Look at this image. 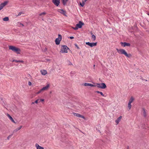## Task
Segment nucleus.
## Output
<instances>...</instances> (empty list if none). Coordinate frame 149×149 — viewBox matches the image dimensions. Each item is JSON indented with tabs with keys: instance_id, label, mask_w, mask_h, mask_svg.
Segmentation results:
<instances>
[{
	"instance_id": "nucleus-1",
	"label": "nucleus",
	"mask_w": 149,
	"mask_h": 149,
	"mask_svg": "<svg viewBox=\"0 0 149 149\" xmlns=\"http://www.w3.org/2000/svg\"><path fill=\"white\" fill-rule=\"evenodd\" d=\"M116 50L118 53L120 54H124L127 57L130 58L132 56V55L131 54H128L126 51L123 49H118L117 48L116 49Z\"/></svg>"
},
{
	"instance_id": "nucleus-2",
	"label": "nucleus",
	"mask_w": 149,
	"mask_h": 149,
	"mask_svg": "<svg viewBox=\"0 0 149 149\" xmlns=\"http://www.w3.org/2000/svg\"><path fill=\"white\" fill-rule=\"evenodd\" d=\"M9 49L11 50L14 52H15L17 54L20 53L21 50L19 48H17L14 46H9Z\"/></svg>"
},
{
	"instance_id": "nucleus-3",
	"label": "nucleus",
	"mask_w": 149,
	"mask_h": 149,
	"mask_svg": "<svg viewBox=\"0 0 149 149\" xmlns=\"http://www.w3.org/2000/svg\"><path fill=\"white\" fill-rule=\"evenodd\" d=\"M94 85V87L96 86L98 88H100L102 89H104L107 87L106 85L104 83L100 84L96 83L95 85Z\"/></svg>"
},
{
	"instance_id": "nucleus-4",
	"label": "nucleus",
	"mask_w": 149,
	"mask_h": 149,
	"mask_svg": "<svg viewBox=\"0 0 149 149\" xmlns=\"http://www.w3.org/2000/svg\"><path fill=\"white\" fill-rule=\"evenodd\" d=\"M84 25V24L81 22L79 21V23L76 24L75 27H72V28L75 30H77L78 28H81L83 25Z\"/></svg>"
},
{
	"instance_id": "nucleus-5",
	"label": "nucleus",
	"mask_w": 149,
	"mask_h": 149,
	"mask_svg": "<svg viewBox=\"0 0 149 149\" xmlns=\"http://www.w3.org/2000/svg\"><path fill=\"white\" fill-rule=\"evenodd\" d=\"M68 47L66 45H62L61 51L60 52L62 53H67L68 52Z\"/></svg>"
},
{
	"instance_id": "nucleus-6",
	"label": "nucleus",
	"mask_w": 149,
	"mask_h": 149,
	"mask_svg": "<svg viewBox=\"0 0 149 149\" xmlns=\"http://www.w3.org/2000/svg\"><path fill=\"white\" fill-rule=\"evenodd\" d=\"M62 39V36L60 34L58 35V37L56 38L55 40V42L56 44L57 45H59L60 43V41Z\"/></svg>"
},
{
	"instance_id": "nucleus-7",
	"label": "nucleus",
	"mask_w": 149,
	"mask_h": 149,
	"mask_svg": "<svg viewBox=\"0 0 149 149\" xmlns=\"http://www.w3.org/2000/svg\"><path fill=\"white\" fill-rule=\"evenodd\" d=\"M8 1H5L0 5V10H2L8 3Z\"/></svg>"
},
{
	"instance_id": "nucleus-8",
	"label": "nucleus",
	"mask_w": 149,
	"mask_h": 149,
	"mask_svg": "<svg viewBox=\"0 0 149 149\" xmlns=\"http://www.w3.org/2000/svg\"><path fill=\"white\" fill-rule=\"evenodd\" d=\"M97 42L95 43H90V42H86V44L90 47H92L93 46H96L97 45Z\"/></svg>"
},
{
	"instance_id": "nucleus-9",
	"label": "nucleus",
	"mask_w": 149,
	"mask_h": 149,
	"mask_svg": "<svg viewBox=\"0 0 149 149\" xmlns=\"http://www.w3.org/2000/svg\"><path fill=\"white\" fill-rule=\"evenodd\" d=\"M50 87V84H47V86H46L43 87L42 88L41 90L42 92H43L47 90Z\"/></svg>"
},
{
	"instance_id": "nucleus-10",
	"label": "nucleus",
	"mask_w": 149,
	"mask_h": 149,
	"mask_svg": "<svg viewBox=\"0 0 149 149\" xmlns=\"http://www.w3.org/2000/svg\"><path fill=\"white\" fill-rule=\"evenodd\" d=\"M73 115L76 116L81 118L83 119H85V117L83 116H82L79 113H73Z\"/></svg>"
},
{
	"instance_id": "nucleus-11",
	"label": "nucleus",
	"mask_w": 149,
	"mask_h": 149,
	"mask_svg": "<svg viewBox=\"0 0 149 149\" xmlns=\"http://www.w3.org/2000/svg\"><path fill=\"white\" fill-rule=\"evenodd\" d=\"M53 3L56 6H58L60 3V0H53Z\"/></svg>"
},
{
	"instance_id": "nucleus-12",
	"label": "nucleus",
	"mask_w": 149,
	"mask_h": 149,
	"mask_svg": "<svg viewBox=\"0 0 149 149\" xmlns=\"http://www.w3.org/2000/svg\"><path fill=\"white\" fill-rule=\"evenodd\" d=\"M120 44L124 47H125L126 46H130V45L129 43H127L126 42H120Z\"/></svg>"
},
{
	"instance_id": "nucleus-13",
	"label": "nucleus",
	"mask_w": 149,
	"mask_h": 149,
	"mask_svg": "<svg viewBox=\"0 0 149 149\" xmlns=\"http://www.w3.org/2000/svg\"><path fill=\"white\" fill-rule=\"evenodd\" d=\"M57 11L65 15L66 13L65 11L63 9H58L57 10Z\"/></svg>"
},
{
	"instance_id": "nucleus-14",
	"label": "nucleus",
	"mask_w": 149,
	"mask_h": 149,
	"mask_svg": "<svg viewBox=\"0 0 149 149\" xmlns=\"http://www.w3.org/2000/svg\"><path fill=\"white\" fill-rule=\"evenodd\" d=\"M35 146L37 149H44L43 147L40 146L37 143L36 144Z\"/></svg>"
},
{
	"instance_id": "nucleus-15",
	"label": "nucleus",
	"mask_w": 149,
	"mask_h": 149,
	"mask_svg": "<svg viewBox=\"0 0 149 149\" xmlns=\"http://www.w3.org/2000/svg\"><path fill=\"white\" fill-rule=\"evenodd\" d=\"M122 118V116H120L116 120L115 122L116 123V125H117L118 124L119 122L120 121Z\"/></svg>"
},
{
	"instance_id": "nucleus-16",
	"label": "nucleus",
	"mask_w": 149,
	"mask_h": 149,
	"mask_svg": "<svg viewBox=\"0 0 149 149\" xmlns=\"http://www.w3.org/2000/svg\"><path fill=\"white\" fill-rule=\"evenodd\" d=\"M41 74L43 75H45L47 73V72L46 70H42L40 71Z\"/></svg>"
},
{
	"instance_id": "nucleus-17",
	"label": "nucleus",
	"mask_w": 149,
	"mask_h": 149,
	"mask_svg": "<svg viewBox=\"0 0 149 149\" xmlns=\"http://www.w3.org/2000/svg\"><path fill=\"white\" fill-rule=\"evenodd\" d=\"M7 116L12 122H13L14 123H16V122L14 121L12 117L9 114H8L7 115Z\"/></svg>"
},
{
	"instance_id": "nucleus-18",
	"label": "nucleus",
	"mask_w": 149,
	"mask_h": 149,
	"mask_svg": "<svg viewBox=\"0 0 149 149\" xmlns=\"http://www.w3.org/2000/svg\"><path fill=\"white\" fill-rule=\"evenodd\" d=\"M84 85L85 86H90L91 87H94V85L91 84L85 83L84 84Z\"/></svg>"
},
{
	"instance_id": "nucleus-19",
	"label": "nucleus",
	"mask_w": 149,
	"mask_h": 149,
	"mask_svg": "<svg viewBox=\"0 0 149 149\" xmlns=\"http://www.w3.org/2000/svg\"><path fill=\"white\" fill-rule=\"evenodd\" d=\"M134 100V98L132 96L131 97L129 100V103H131L133 102Z\"/></svg>"
},
{
	"instance_id": "nucleus-20",
	"label": "nucleus",
	"mask_w": 149,
	"mask_h": 149,
	"mask_svg": "<svg viewBox=\"0 0 149 149\" xmlns=\"http://www.w3.org/2000/svg\"><path fill=\"white\" fill-rule=\"evenodd\" d=\"M91 34L92 35L91 36V38L93 41H95L96 38V37L93 34V33L92 32L91 33Z\"/></svg>"
},
{
	"instance_id": "nucleus-21",
	"label": "nucleus",
	"mask_w": 149,
	"mask_h": 149,
	"mask_svg": "<svg viewBox=\"0 0 149 149\" xmlns=\"http://www.w3.org/2000/svg\"><path fill=\"white\" fill-rule=\"evenodd\" d=\"M22 126H20L19 127L14 130L13 131V132H17L18 131L20 130L22 128Z\"/></svg>"
},
{
	"instance_id": "nucleus-22",
	"label": "nucleus",
	"mask_w": 149,
	"mask_h": 149,
	"mask_svg": "<svg viewBox=\"0 0 149 149\" xmlns=\"http://www.w3.org/2000/svg\"><path fill=\"white\" fill-rule=\"evenodd\" d=\"M12 62H15L16 63H18V62H20V63H23L24 62V61L22 60H21V61H20V60H19V61H17L16 60H13L12 61Z\"/></svg>"
},
{
	"instance_id": "nucleus-23",
	"label": "nucleus",
	"mask_w": 149,
	"mask_h": 149,
	"mask_svg": "<svg viewBox=\"0 0 149 149\" xmlns=\"http://www.w3.org/2000/svg\"><path fill=\"white\" fill-rule=\"evenodd\" d=\"M96 92L97 93H100L103 96L106 97V96H105L103 94V93L101 92H100L99 91H96Z\"/></svg>"
},
{
	"instance_id": "nucleus-24",
	"label": "nucleus",
	"mask_w": 149,
	"mask_h": 149,
	"mask_svg": "<svg viewBox=\"0 0 149 149\" xmlns=\"http://www.w3.org/2000/svg\"><path fill=\"white\" fill-rule=\"evenodd\" d=\"M17 25L19 27H21L22 26H24V25L23 24L19 22L17 23Z\"/></svg>"
},
{
	"instance_id": "nucleus-25",
	"label": "nucleus",
	"mask_w": 149,
	"mask_h": 149,
	"mask_svg": "<svg viewBox=\"0 0 149 149\" xmlns=\"http://www.w3.org/2000/svg\"><path fill=\"white\" fill-rule=\"evenodd\" d=\"M131 107H132V105H131V103H128V108H129L128 110H130Z\"/></svg>"
},
{
	"instance_id": "nucleus-26",
	"label": "nucleus",
	"mask_w": 149,
	"mask_h": 149,
	"mask_svg": "<svg viewBox=\"0 0 149 149\" xmlns=\"http://www.w3.org/2000/svg\"><path fill=\"white\" fill-rule=\"evenodd\" d=\"M143 115L144 117H146V111L145 109L144 108L143 109Z\"/></svg>"
},
{
	"instance_id": "nucleus-27",
	"label": "nucleus",
	"mask_w": 149,
	"mask_h": 149,
	"mask_svg": "<svg viewBox=\"0 0 149 149\" xmlns=\"http://www.w3.org/2000/svg\"><path fill=\"white\" fill-rule=\"evenodd\" d=\"M68 0H63L62 2L64 5H65L67 3Z\"/></svg>"
},
{
	"instance_id": "nucleus-28",
	"label": "nucleus",
	"mask_w": 149,
	"mask_h": 149,
	"mask_svg": "<svg viewBox=\"0 0 149 149\" xmlns=\"http://www.w3.org/2000/svg\"><path fill=\"white\" fill-rule=\"evenodd\" d=\"M46 13L45 12H43L39 14L40 16H42V15H45L46 14Z\"/></svg>"
},
{
	"instance_id": "nucleus-29",
	"label": "nucleus",
	"mask_w": 149,
	"mask_h": 149,
	"mask_svg": "<svg viewBox=\"0 0 149 149\" xmlns=\"http://www.w3.org/2000/svg\"><path fill=\"white\" fill-rule=\"evenodd\" d=\"M85 3V2L83 1L82 3H81V2H80V4L81 6L83 7Z\"/></svg>"
},
{
	"instance_id": "nucleus-30",
	"label": "nucleus",
	"mask_w": 149,
	"mask_h": 149,
	"mask_svg": "<svg viewBox=\"0 0 149 149\" xmlns=\"http://www.w3.org/2000/svg\"><path fill=\"white\" fill-rule=\"evenodd\" d=\"M9 19L8 18V17H5L3 18V20L4 21H8Z\"/></svg>"
},
{
	"instance_id": "nucleus-31",
	"label": "nucleus",
	"mask_w": 149,
	"mask_h": 149,
	"mask_svg": "<svg viewBox=\"0 0 149 149\" xmlns=\"http://www.w3.org/2000/svg\"><path fill=\"white\" fill-rule=\"evenodd\" d=\"M24 14V13L23 12H20L18 13V15H16V16L17 17H18V16H19L21 15L22 14Z\"/></svg>"
},
{
	"instance_id": "nucleus-32",
	"label": "nucleus",
	"mask_w": 149,
	"mask_h": 149,
	"mask_svg": "<svg viewBox=\"0 0 149 149\" xmlns=\"http://www.w3.org/2000/svg\"><path fill=\"white\" fill-rule=\"evenodd\" d=\"M12 134H11V135H9V136H8V137H7V139L8 140H9V139L12 136Z\"/></svg>"
},
{
	"instance_id": "nucleus-33",
	"label": "nucleus",
	"mask_w": 149,
	"mask_h": 149,
	"mask_svg": "<svg viewBox=\"0 0 149 149\" xmlns=\"http://www.w3.org/2000/svg\"><path fill=\"white\" fill-rule=\"evenodd\" d=\"M39 100V99H38L36 100L34 102L35 103L37 104L38 103V101Z\"/></svg>"
},
{
	"instance_id": "nucleus-34",
	"label": "nucleus",
	"mask_w": 149,
	"mask_h": 149,
	"mask_svg": "<svg viewBox=\"0 0 149 149\" xmlns=\"http://www.w3.org/2000/svg\"><path fill=\"white\" fill-rule=\"evenodd\" d=\"M42 92V91H41V89L37 93V94H39L40 93Z\"/></svg>"
},
{
	"instance_id": "nucleus-35",
	"label": "nucleus",
	"mask_w": 149,
	"mask_h": 149,
	"mask_svg": "<svg viewBox=\"0 0 149 149\" xmlns=\"http://www.w3.org/2000/svg\"><path fill=\"white\" fill-rule=\"evenodd\" d=\"M28 85L30 86H31V83L30 81H29L28 82Z\"/></svg>"
},
{
	"instance_id": "nucleus-36",
	"label": "nucleus",
	"mask_w": 149,
	"mask_h": 149,
	"mask_svg": "<svg viewBox=\"0 0 149 149\" xmlns=\"http://www.w3.org/2000/svg\"><path fill=\"white\" fill-rule=\"evenodd\" d=\"M39 100H40V101L43 102V101H44V100L43 99H39Z\"/></svg>"
},
{
	"instance_id": "nucleus-37",
	"label": "nucleus",
	"mask_w": 149,
	"mask_h": 149,
	"mask_svg": "<svg viewBox=\"0 0 149 149\" xmlns=\"http://www.w3.org/2000/svg\"><path fill=\"white\" fill-rule=\"evenodd\" d=\"M75 45L77 49H79V47L77 46V44H75Z\"/></svg>"
},
{
	"instance_id": "nucleus-38",
	"label": "nucleus",
	"mask_w": 149,
	"mask_h": 149,
	"mask_svg": "<svg viewBox=\"0 0 149 149\" xmlns=\"http://www.w3.org/2000/svg\"><path fill=\"white\" fill-rule=\"evenodd\" d=\"M70 38L71 39H72L74 38V37L73 36H71L70 37Z\"/></svg>"
},
{
	"instance_id": "nucleus-39",
	"label": "nucleus",
	"mask_w": 149,
	"mask_h": 149,
	"mask_svg": "<svg viewBox=\"0 0 149 149\" xmlns=\"http://www.w3.org/2000/svg\"><path fill=\"white\" fill-rule=\"evenodd\" d=\"M35 102H32V103H31V104H35Z\"/></svg>"
},
{
	"instance_id": "nucleus-40",
	"label": "nucleus",
	"mask_w": 149,
	"mask_h": 149,
	"mask_svg": "<svg viewBox=\"0 0 149 149\" xmlns=\"http://www.w3.org/2000/svg\"><path fill=\"white\" fill-rule=\"evenodd\" d=\"M88 0H84V2H86V1H87Z\"/></svg>"
},
{
	"instance_id": "nucleus-41",
	"label": "nucleus",
	"mask_w": 149,
	"mask_h": 149,
	"mask_svg": "<svg viewBox=\"0 0 149 149\" xmlns=\"http://www.w3.org/2000/svg\"><path fill=\"white\" fill-rule=\"evenodd\" d=\"M145 81H147V80H146V79H145Z\"/></svg>"
},
{
	"instance_id": "nucleus-42",
	"label": "nucleus",
	"mask_w": 149,
	"mask_h": 149,
	"mask_svg": "<svg viewBox=\"0 0 149 149\" xmlns=\"http://www.w3.org/2000/svg\"><path fill=\"white\" fill-rule=\"evenodd\" d=\"M148 14V15H149V14Z\"/></svg>"
}]
</instances>
